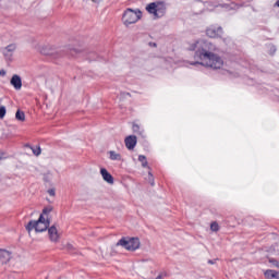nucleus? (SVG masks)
I'll list each match as a JSON object with an SVG mask.
<instances>
[{
  "mask_svg": "<svg viewBox=\"0 0 279 279\" xmlns=\"http://www.w3.org/2000/svg\"><path fill=\"white\" fill-rule=\"evenodd\" d=\"M148 177H149V181H150L151 186H154V175L149 172Z\"/></svg>",
  "mask_w": 279,
  "mask_h": 279,
  "instance_id": "24",
  "label": "nucleus"
},
{
  "mask_svg": "<svg viewBox=\"0 0 279 279\" xmlns=\"http://www.w3.org/2000/svg\"><path fill=\"white\" fill-rule=\"evenodd\" d=\"M34 156H40L41 150H40V146H36V147H31Z\"/></svg>",
  "mask_w": 279,
  "mask_h": 279,
  "instance_id": "20",
  "label": "nucleus"
},
{
  "mask_svg": "<svg viewBox=\"0 0 279 279\" xmlns=\"http://www.w3.org/2000/svg\"><path fill=\"white\" fill-rule=\"evenodd\" d=\"M10 83H11V86L15 88V90H21V88H23V81L21 80V76L19 74H14Z\"/></svg>",
  "mask_w": 279,
  "mask_h": 279,
  "instance_id": "10",
  "label": "nucleus"
},
{
  "mask_svg": "<svg viewBox=\"0 0 279 279\" xmlns=\"http://www.w3.org/2000/svg\"><path fill=\"white\" fill-rule=\"evenodd\" d=\"M109 158H110V160H121V154H119L114 150H111V151H109Z\"/></svg>",
  "mask_w": 279,
  "mask_h": 279,
  "instance_id": "16",
  "label": "nucleus"
},
{
  "mask_svg": "<svg viewBox=\"0 0 279 279\" xmlns=\"http://www.w3.org/2000/svg\"><path fill=\"white\" fill-rule=\"evenodd\" d=\"M138 160L142 162V167L145 169L147 168V157H145V155H140L138 156Z\"/></svg>",
  "mask_w": 279,
  "mask_h": 279,
  "instance_id": "18",
  "label": "nucleus"
},
{
  "mask_svg": "<svg viewBox=\"0 0 279 279\" xmlns=\"http://www.w3.org/2000/svg\"><path fill=\"white\" fill-rule=\"evenodd\" d=\"M208 263H209L210 265H213V264H214V263H213V260H209Z\"/></svg>",
  "mask_w": 279,
  "mask_h": 279,
  "instance_id": "28",
  "label": "nucleus"
},
{
  "mask_svg": "<svg viewBox=\"0 0 279 279\" xmlns=\"http://www.w3.org/2000/svg\"><path fill=\"white\" fill-rule=\"evenodd\" d=\"M192 49L195 51V60H201V62H184L183 66H189V64L192 66H207L209 69H221V66H223V59L218 54L208 51V43L198 40L194 44Z\"/></svg>",
  "mask_w": 279,
  "mask_h": 279,
  "instance_id": "1",
  "label": "nucleus"
},
{
  "mask_svg": "<svg viewBox=\"0 0 279 279\" xmlns=\"http://www.w3.org/2000/svg\"><path fill=\"white\" fill-rule=\"evenodd\" d=\"M51 222L49 221V217H45V215H40L38 220H31L26 225L27 232H32V230H35V232H45L49 228V225Z\"/></svg>",
  "mask_w": 279,
  "mask_h": 279,
  "instance_id": "2",
  "label": "nucleus"
},
{
  "mask_svg": "<svg viewBox=\"0 0 279 279\" xmlns=\"http://www.w3.org/2000/svg\"><path fill=\"white\" fill-rule=\"evenodd\" d=\"M206 34L209 38H219L223 34V28L217 26H210L207 28Z\"/></svg>",
  "mask_w": 279,
  "mask_h": 279,
  "instance_id": "7",
  "label": "nucleus"
},
{
  "mask_svg": "<svg viewBox=\"0 0 279 279\" xmlns=\"http://www.w3.org/2000/svg\"><path fill=\"white\" fill-rule=\"evenodd\" d=\"M265 277L267 279H279V271L268 269L265 271Z\"/></svg>",
  "mask_w": 279,
  "mask_h": 279,
  "instance_id": "14",
  "label": "nucleus"
},
{
  "mask_svg": "<svg viewBox=\"0 0 279 279\" xmlns=\"http://www.w3.org/2000/svg\"><path fill=\"white\" fill-rule=\"evenodd\" d=\"M132 130L135 134H140L141 136H143V133L145 132V129L138 125L137 123H133Z\"/></svg>",
  "mask_w": 279,
  "mask_h": 279,
  "instance_id": "15",
  "label": "nucleus"
},
{
  "mask_svg": "<svg viewBox=\"0 0 279 279\" xmlns=\"http://www.w3.org/2000/svg\"><path fill=\"white\" fill-rule=\"evenodd\" d=\"M40 53L43 56H51L52 58H56V53H58V50L51 46H44L40 49Z\"/></svg>",
  "mask_w": 279,
  "mask_h": 279,
  "instance_id": "13",
  "label": "nucleus"
},
{
  "mask_svg": "<svg viewBox=\"0 0 279 279\" xmlns=\"http://www.w3.org/2000/svg\"><path fill=\"white\" fill-rule=\"evenodd\" d=\"M156 279H162V276L159 275Z\"/></svg>",
  "mask_w": 279,
  "mask_h": 279,
  "instance_id": "27",
  "label": "nucleus"
},
{
  "mask_svg": "<svg viewBox=\"0 0 279 279\" xmlns=\"http://www.w3.org/2000/svg\"><path fill=\"white\" fill-rule=\"evenodd\" d=\"M7 109L5 107H0V119H4L5 114H7Z\"/></svg>",
  "mask_w": 279,
  "mask_h": 279,
  "instance_id": "22",
  "label": "nucleus"
},
{
  "mask_svg": "<svg viewBox=\"0 0 279 279\" xmlns=\"http://www.w3.org/2000/svg\"><path fill=\"white\" fill-rule=\"evenodd\" d=\"M153 47H156V44H153Z\"/></svg>",
  "mask_w": 279,
  "mask_h": 279,
  "instance_id": "29",
  "label": "nucleus"
},
{
  "mask_svg": "<svg viewBox=\"0 0 279 279\" xmlns=\"http://www.w3.org/2000/svg\"><path fill=\"white\" fill-rule=\"evenodd\" d=\"M48 234L52 243H58V241H60V232H58V228L56 227V225L51 226L48 229Z\"/></svg>",
  "mask_w": 279,
  "mask_h": 279,
  "instance_id": "9",
  "label": "nucleus"
},
{
  "mask_svg": "<svg viewBox=\"0 0 279 279\" xmlns=\"http://www.w3.org/2000/svg\"><path fill=\"white\" fill-rule=\"evenodd\" d=\"M274 267H277V269H279V262L278 260H272L271 262Z\"/></svg>",
  "mask_w": 279,
  "mask_h": 279,
  "instance_id": "25",
  "label": "nucleus"
},
{
  "mask_svg": "<svg viewBox=\"0 0 279 279\" xmlns=\"http://www.w3.org/2000/svg\"><path fill=\"white\" fill-rule=\"evenodd\" d=\"M15 119L17 121H25V112L17 110L15 113Z\"/></svg>",
  "mask_w": 279,
  "mask_h": 279,
  "instance_id": "17",
  "label": "nucleus"
},
{
  "mask_svg": "<svg viewBox=\"0 0 279 279\" xmlns=\"http://www.w3.org/2000/svg\"><path fill=\"white\" fill-rule=\"evenodd\" d=\"M117 245H121V247H124L129 252H135V250L141 247V240L138 238H122L118 241Z\"/></svg>",
  "mask_w": 279,
  "mask_h": 279,
  "instance_id": "3",
  "label": "nucleus"
},
{
  "mask_svg": "<svg viewBox=\"0 0 279 279\" xmlns=\"http://www.w3.org/2000/svg\"><path fill=\"white\" fill-rule=\"evenodd\" d=\"M9 260H12V252L0 248V265H8Z\"/></svg>",
  "mask_w": 279,
  "mask_h": 279,
  "instance_id": "8",
  "label": "nucleus"
},
{
  "mask_svg": "<svg viewBox=\"0 0 279 279\" xmlns=\"http://www.w3.org/2000/svg\"><path fill=\"white\" fill-rule=\"evenodd\" d=\"M100 175L102 180L107 182V184H114V178L112 177V174H110V172H108L106 168L100 169Z\"/></svg>",
  "mask_w": 279,
  "mask_h": 279,
  "instance_id": "11",
  "label": "nucleus"
},
{
  "mask_svg": "<svg viewBox=\"0 0 279 279\" xmlns=\"http://www.w3.org/2000/svg\"><path fill=\"white\" fill-rule=\"evenodd\" d=\"M52 211H53V206H48L43 209L41 215H44V217H48L49 213H52Z\"/></svg>",
  "mask_w": 279,
  "mask_h": 279,
  "instance_id": "19",
  "label": "nucleus"
},
{
  "mask_svg": "<svg viewBox=\"0 0 279 279\" xmlns=\"http://www.w3.org/2000/svg\"><path fill=\"white\" fill-rule=\"evenodd\" d=\"M0 76H5V70H0Z\"/></svg>",
  "mask_w": 279,
  "mask_h": 279,
  "instance_id": "26",
  "label": "nucleus"
},
{
  "mask_svg": "<svg viewBox=\"0 0 279 279\" xmlns=\"http://www.w3.org/2000/svg\"><path fill=\"white\" fill-rule=\"evenodd\" d=\"M48 195H50V197H56V189H49Z\"/></svg>",
  "mask_w": 279,
  "mask_h": 279,
  "instance_id": "23",
  "label": "nucleus"
},
{
  "mask_svg": "<svg viewBox=\"0 0 279 279\" xmlns=\"http://www.w3.org/2000/svg\"><path fill=\"white\" fill-rule=\"evenodd\" d=\"M146 10L149 12V14H153L154 19H160L165 16V7H162V4L151 2L146 7Z\"/></svg>",
  "mask_w": 279,
  "mask_h": 279,
  "instance_id": "5",
  "label": "nucleus"
},
{
  "mask_svg": "<svg viewBox=\"0 0 279 279\" xmlns=\"http://www.w3.org/2000/svg\"><path fill=\"white\" fill-rule=\"evenodd\" d=\"M14 51H16V44H10L1 49V53L7 62H12V60H14Z\"/></svg>",
  "mask_w": 279,
  "mask_h": 279,
  "instance_id": "6",
  "label": "nucleus"
},
{
  "mask_svg": "<svg viewBox=\"0 0 279 279\" xmlns=\"http://www.w3.org/2000/svg\"><path fill=\"white\" fill-rule=\"evenodd\" d=\"M137 142H138V140L136 138L135 135H129L124 140L125 147L129 148L130 150H132V149H134V147H136Z\"/></svg>",
  "mask_w": 279,
  "mask_h": 279,
  "instance_id": "12",
  "label": "nucleus"
},
{
  "mask_svg": "<svg viewBox=\"0 0 279 279\" xmlns=\"http://www.w3.org/2000/svg\"><path fill=\"white\" fill-rule=\"evenodd\" d=\"M210 230H211L213 232H219V223H217V222H211V225H210Z\"/></svg>",
  "mask_w": 279,
  "mask_h": 279,
  "instance_id": "21",
  "label": "nucleus"
},
{
  "mask_svg": "<svg viewBox=\"0 0 279 279\" xmlns=\"http://www.w3.org/2000/svg\"><path fill=\"white\" fill-rule=\"evenodd\" d=\"M141 19V11H134L132 9H128L123 14V23L124 25H132L136 23Z\"/></svg>",
  "mask_w": 279,
  "mask_h": 279,
  "instance_id": "4",
  "label": "nucleus"
}]
</instances>
